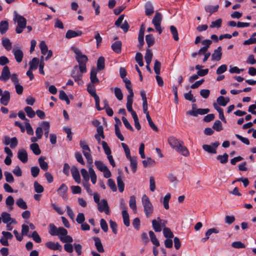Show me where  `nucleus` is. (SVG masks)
Returning <instances> with one entry per match:
<instances>
[{
  "instance_id": "nucleus-5",
  "label": "nucleus",
  "mask_w": 256,
  "mask_h": 256,
  "mask_svg": "<svg viewBox=\"0 0 256 256\" xmlns=\"http://www.w3.org/2000/svg\"><path fill=\"white\" fill-rule=\"evenodd\" d=\"M142 204L146 216L150 217L153 212V206L146 194L143 195L142 197Z\"/></svg>"
},
{
  "instance_id": "nucleus-59",
  "label": "nucleus",
  "mask_w": 256,
  "mask_h": 256,
  "mask_svg": "<svg viewBox=\"0 0 256 256\" xmlns=\"http://www.w3.org/2000/svg\"><path fill=\"white\" fill-rule=\"evenodd\" d=\"M100 144L102 145L105 154L107 156L111 154V150L110 147L108 146L107 143L105 141H102Z\"/></svg>"
},
{
  "instance_id": "nucleus-47",
  "label": "nucleus",
  "mask_w": 256,
  "mask_h": 256,
  "mask_svg": "<svg viewBox=\"0 0 256 256\" xmlns=\"http://www.w3.org/2000/svg\"><path fill=\"white\" fill-rule=\"evenodd\" d=\"M80 148L82 149L84 154V152H90L89 146L84 140H80Z\"/></svg>"
},
{
  "instance_id": "nucleus-39",
  "label": "nucleus",
  "mask_w": 256,
  "mask_h": 256,
  "mask_svg": "<svg viewBox=\"0 0 256 256\" xmlns=\"http://www.w3.org/2000/svg\"><path fill=\"white\" fill-rule=\"evenodd\" d=\"M30 148L34 154L36 156L40 155L41 153V150L39 146L36 143H33L30 145Z\"/></svg>"
},
{
  "instance_id": "nucleus-50",
  "label": "nucleus",
  "mask_w": 256,
  "mask_h": 256,
  "mask_svg": "<svg viewBox=\"0 0 256 256\" xmlns=\"http://www.w3.org/2000/svg\"><path fill=\"white\" fill-rule=\"evenodd\" d=\"M170 30L172 34L174 39L176 41H178L179 40V38L176 28L174 26H170Z\"/></svg>"
},
{
  "instance_id": "nucleus-35",
  "label": "nucleus",
  "mask_w": 256,
  "mask_h": 256,
  "mask_svg": "<svg viewBox=\"0 0 256 256\" xmlns=\"http://www.w3.org/2000/svg\"><path fill=\"white\" fill-rule=\"evenodd\" d=\"M105 60L103 56L100 57L97 61V70H102L105 67Z\"/></svg>"
},
{
  "instance_id": "nucleus-60",
  "label": "nucleus",
  "mask_w": 256,
  "mask_h": 256,
  "mask_svg": "<svg viewBox=\"0 0 256 256\" xmlns=\"http://www.w3.org/2000/svg\"><path fill=\"white\" fill-rule=\"evenodd\" d=\"M4 175L6 182L9 183H12L14 182V176L10 172H4Z\"/></svg>"
},
{
  "instance_id": "nucleus-19",
  "label": "nucleus",
  "mask_w": 256,
  "mask_h": 256,
  "mask_svg": "<svg viewBox=\"0 0 256 256\" xmlns=\"http://www.w3.org/2000/svg\"><path fill=\"white\" fill-rule=\"evenodd\" d=\"M12 53L14 54L16 61L18 63L22 62L24 56L22 51L19 48H14Z\"/></svg>"
},
{
  "instance_id": "nucleus-29",
  "label": "nucleus",
  "mask_w": 256,
  "mask_h": 256,
  "mask_svg": "<svg viewBox=\"0 0 256 256\" xmlns=\"http://www.w3.org/2000/svg\"><path fill=\"white\" fill-rule=\"evenodd\" d=\"M154 12V7L150 2H148L145 4V12L148 16L152 15Z\"/></svg>"
},
{
  "instance_id": "nucleus-54",
  "label": "nucleus",
  "mask_w": 256,
  "mask_h": 256,
  "mask_svg": "<svg viewBox=\"0 0 256 256\" xmlns=\"http://www.w3.org/2000/svg\"><path fill=\"white\" fill-rule=\"evenodd\" d=\"M39 46L42 54L44 55L46 54L47 52H48V48L46 42L44 41H41Z\"/></svg>"
},
{
  "instance_id": "nucleus-44",
  "label": "nucleus",
  "mask_w": 256,
  "mask_h": 256,
  "mask_svg": "<svg viewBox=\"0 0 256 256\" xmlns=\"http://www.w3.org/2000/svg\"><path fill=\"white\" fill-rule=\"evenodd\" d=\"M129 205H130V207L134 212H136V197L134 196H130V201H129Z\"/></svg>"
},
{
  "instance_id": "nucleus-16",
  "label": "nucleus",
  "mask_w": 256,
  "mask_h": 256,
  "mask_svg": "<svg viewBox=\"0 0 256 256\" xmlns=\"http://www.w3.org/2000/svg\"><path fill=\"white\" fill-rule=\"evenodd\" d=\"M18 158L22 162H26L28 160L26 151L23 148L19 150L18 152Z\"/></svg>"
},
{
  "instance_id": "nucleus-23",
  "label": "nucleus",
  "mask_w": 256,
  "mask_h": 256,
  "mask_svg": "<svg viewBox=\"0 0 256 256\" xmlns=\"http://www.w3.org/2000/svg\"><path fill=\"white\" fill-rule=\"evenodd\" d=\"M71 173L72 176L77 183L79 184L80 182V176L79 171L76 166H72L71 169Z\"/></svg>"
},
{
  "instance_id": "nucleus-42",
  "label": "nucleus",
  "mask_w": 256,
  "mask_h": 256,
  "mask_svg": "<svg viewBox=\"0 0 256 256\" xmlns=\"http://www.w3.org/2000/svg\"><path fill=\"white\" fill-rule=\"evenodd\" d=\"M146 41L148 48L153 46L155 42V40L152 34H150L146 35Z\"/></svg>"
},
{
  "instance_id": "nucleus-41",
  "label": "nucleus",
  "mask_w": 256,
  "mask_h": 256,
  "mask_svg": "<svg viewBox=\"0 0 256 256\" xmlns=\"http://www.w3.org/2000/svg\"><path fill=\"white\" fill-rule=\"evenodd\" d=\"M2 44L3 46L8 50L9 51L12 49V45L10 40L7 38H3L2 40Z\"/></svg>"
},
{
  "instance_id": "nucleus-13",
  "label": "nucleus",
  "mask_w": 256,
  "mask_h": 256,
  "mask_svg": "<svg viewBox=\"0 0 256 256\" xmlns=\"http://www.w3.org/2000/svg\"><path fill=\"white\" fill-rule=\"evenodd\" d=\"M208 108H198L196 110H188L187 111L186 114L187 115L192 116H197L198 114L203 115L209 112Z\"/></svg>"
},
{
  "instance_id": "nucleus-40",
  "label": "nucleus",
  "mask_w": 256,
  "mask_h": 256,
  "mask_svg": "<svg viewBox=\"0 0 256 256\" xmlns=\"http://www.w3.org/2000/svg\"><path fill=\"white\" fill-rule=\"evenodd\" d=\"M39 59L37 58H34L32 59V61L30 62V70H36L38 68L39 64Z\"/></svg>"
},
{
  "instance_id": "nucleus-9",
  "label": "nucleus",
  "mask_w": 256,
  "mask_h": 256,
  "mask_svg": "<svg viewBox=\"0 0 256 256\" xmlns=\"http://www.w3.org/2000/svg\"><path fill=\"white\" fill-rule=\"evenodd\" d=\"M219 144H220L218 142L212 143L210 145L204 144L202 148L208 153L215 154L216 153V150Z\"/></svg>"
},
{
  "instance_id": "nucleus-1",
  "label": "nucleus",
  "mask_w": 256,
  "mask_h": 256,
  "mask_svg": "<svg viewBox=\"0 0 256 256\" xmlns=\"http://www.w3.org/2000/svg\"><path fill=\"white\" fill-rule=\"evenodd\" d=\"M49 234L52 236H58L62 242L71 243L73 238L68 235V230L63 227L57 228L54 224H49Z\"/></svg>"
},
{
  "instance_id": "nucleus-12",
  "label": "nucleus",
  "mask_w": 256,
  "mask_h": 256,
  "mask_svg": "<svg viewBox=\"0 0 256 256\" xmlns=\"http://www.w3.org/2000/svg\"><path fill=\"white\" fill-rule=\"evenodd\" d=\"M1 218L2 222L4 224H16V221L13 218L10 217V214L6 212H2L1 214Z\"/></svg>"
},
{
  "instance_id": "nucleus-15",
  "label": "nucleus",
  "mask_w": 256,
  "mask_h": 256,
  "mask_svg": "<svg viewBox=\"0 0 256 256\" xmlns=\"http://www.w3.org/2000/svg\"><path fill=\"white\" fill-rule=\"evenodd\" d=\"M46 246L49 249L56 250L62 251V246L58 242H48L46 244Z\"/></svg>"
},
{
  "instance_id": "nucleus-26",
  "label": "nucleus",
  "mask_w": 256,
  "mask_h": 256,
  "mask_svg": "<svg viewBox=\"0 0 256 256\" xmlns=\"http://www.w3.org/2000/svg\"><path fill=\"white\" fill-rule=\"evenodd\" d=\"M176 150L185 156H188L190 154L188 148L184 146V142L180 144Z\"/></svg>"
},
{
  "instance_id": "nucleus-14",
  "label": "nucleus",
  "mask_w": 256,
  "mask_h": 256,
  "mask_svg": "<svg viewBox=\"0 0 256 256\" xmlns=\"http://www.w3.org/2000/svg\"><path fill=\"white\" fill-rule=\"evenodd\" d=\"M83 34L81 30H68L66 34V38L68 39H70L73 38L80 36Z\"/></svg>"
},
{
  "instance_id": "nucleus-57",
  "label": "nucleus",
  "mask_w": 256,
  "mask_h": 256,
  "mask_svg": "<svg viewBox=\"0 0 256 256\" xmlns=\"http://www.w3.org/2000/svg\"><path fill=\"white\" fill-rule=\"evenodd\" d=\"M146 118L147 119V120L148 122L149 126L154 131L158 132V128L157 126L154 124L153 122L150 114H147L146 116Z\"/></svg>"
},
{
  "instance_id": "nucleus-11",
  "label": "nucleus",
  "mask_w": 256,
  "mask_h": 256,
  "mask_svg": "<svg viewBox=\"0 0 256 256\" xmlns=\"http://www.w3.org/2000/svg\"><path fill=\"white\" fill-rule=\"evenodd\" d=\"M10 72L9 68L5 66L2 71L1 75L0 76V80L6 82L10 77Z\"/></svg>"
},
{
  "instance_id": "nucleus-55",
  "label": "nucleus",
  "mask_w": 256,
  "mask_h": 256,
  "mask_svg": "<svg viewBox=\"0 0 256 256\" xmlns=\"http://www.w3.org/2000/svg\"><path fill=\"white\" fill-rule=\"evenodd\" d=\"M34 186L35 192L37 193H42L44 190L43 186L36 181L34 182Z\"/></svg>"
},
{
  "instance_id": "nucleus-31",
  "label": "nucleus",
  "mask_w": 256,
  "mask_h": 256,
  "mask_svg": "<svg viewBox=\"0 0 256 256\" xmlns=\"http://www.w3.org/2000/svg\"><path fill=\"white\" fill-rule=\"evenodd\" d=\"M41 126H42V128H43V130L44 132V134L45 137L48 138L50 129V123L48 122L44 121L42 122Z\"/></svg>"
},
{
  "instance_id": "nucleus-21",
  "label": "nucleus",
  "mask_w": 256,
  "mask_h": 256,
  "mask_svg": "<svg viewBox=\"0 0 256 256\" xmlns=\"http://www.w3.org/2000/svg\"><path fill=\"white\" fill-rule=\"evenodd\" d=\"M134 96H127L126 108L131 113L132 117L137 116L136 112L132 110V104Z\"/></svg>"
},
{
  "instance_id": "nucleus-17",
  "label": "nucleus",
  "mask_w": 256,
  "mask_h": 256,
  "mask_svg": "<svg viewBox=\"0 0 256 256\" xmlns=\"http://www.w3.org/2000/svg\"><path fill=\"white\" fill-rule=\"evenodd\" d=\"M0 96V103L4 106H7L10 100V92L8 90H5Z\"/></svg>"
},
{
  "instance_id": "nucleus-10",
  "label": "nucleus",
  "mask_w": 256,
  "mask_h": 256,
  "mask_svg": "<svg viewBox=\"0 0 256 256\" xmlns=\"http://www.w3.org/2000/svg\"><path fill=\"white\" fill-rule=\"evenodd\" d=\"M98 211L100 212H104L106 214H110L109 206L108 202L104 199L102 200L98 204Z\"/></svg>"
},
{
  "instance_id": "nucleus-63",
  "label": "nucleus",
  "mask_w": 256,
  "mask_h": 256,
  "mask_svg": "<svg viewBox=\"0 0 256 256\" xmlns=\"http://www.w3.org/2000/svg\"><path fill=\"white\" fill-rule=\"evenodd\" d=\"M170 198V193H168L164 198V201H163L164 206V208L166 210H168L169 208L168 202H169Z\"/></svg>"
},
{
  "instance_id": "nucleus-56",
  "label": "nucleus",
  "mask_w": 256,
  "mask_h": 256,
  "mask_svg": "<svg viewBox=\"0 0 256 256\" xmlns=\"http://www.w3.org/2000/svg\"><path fill=\"white\" fill-rule=\"evenodd\" d=\"M228 156L226 153H224L223 155H218L216 159L222 164H226L228 162Z\"/></svg>"
},
{
  "instance_id": "nucleus-61",
  "label": "nucleus",
  "mask_w": 256,
  "mask_h": 256,
  "mask_svg": "<svg viewBox=\"0 0 256 256\" xmlns=\"http://www.w3.org/2000/svg\"><path fill=\"white\" fill-rule=\"evenodd\" d=\"M212 128L217 132H220L222 130V126L221 122L219 120H216L212 126Z\"/></svg>"
},
{
  "instance_id": "nucleus-22",
  "label": "nucleus",
  "mask_w": 256,
  "mask_h": 256,
  "mask_svg": "<svg viewBox=\"0 0 256 256\" xmlns=\"http://www.w3.org/2000/svg\"><path fill=\"white\" fill-rule=\"evenodd\" d=\"M68 188L64 184H62L60 185V187L58 190V192L59 194L64 198H67L66 192Z\"/></svg>"
},
{
  "instance_id": "nucleus-7",
  "label": "nucleus",
  "mask_w": 256,
  "mask_h": 256,
  "mask_svg": "<svg viewBox=\"0 0 256 256\" xmlns=\"http://www.w3.org/2000/svg\"><path fill=\"white\" fill-rule=\"evenodd\" d=\"M94 164L96 168L101 172L104 174V176L106 178H109L112 176V174L110 170L108 169L106 166L100 160H96Z\"/></svg>"
},
{
  "instance_id": "nucleus-2",
  "label": "nucleus",
  "mask_w": 256,
  "mask_h": 256,
  "mask_svg": "<svg viewBox=\"0 0 256 256\" xmlns=\"http://www.w3.org/2000/svg\"><path fill=\"white\" fill-rule=\"evenodd\" d=\"M49 234L52 236H58L62 242L71 243L73 238L68 235V230L63 227L57 228L54 224H49Z\"/></svg>"
},
{
  "instance_id": "nucleus-25",
  "label": "nucleus",
  "mask_w": 256,
  "mask_h": 256,
  "mask_svg": "<svg viewBox=\"0 0 256 256\" xmlns=\"http://www.w3.org/2000/svg\"><path fill=\"white\" fill-rule=\"evenodd\" d=\"M162 20V16L160 12H156L152 19V22L154 26L160 25Z\"/></svg>"
},
{
  "instance_id": "nucleus-24",
  "label": "nucleus",
  "mask_w": 256,
  "mask_h": 256,
  "mask_svg": "<svg viewBox=\"0 0 256 256\" xmlns=\"http://www.w3.org/2000/svg\"><path fill=\"white\" fill-rule=\"evenodd\" d=\"M93 240L94 241V245L96 250L99 252H104V250L100 238L98 237H94L93 238Z\"/></svg>"
},
{
  "instance_id": "nucleus-34",
  "label": "nucleus",
  "mask_w": 256,
  "mask_h": 256,
  "mask_svg": "<svg viewBox=\"0 0 256 256\" xmlns=\"http://www.w3.org/2000/svg\"><path fill=\"white\" fill-rule=\"evenodd\" d=\"M122 216L124 220V224L126 226H129L130 225L129 215L128 212L126 210H124L122 211Z\"/></svg>"
},
{
  "instance_id": "nucleus-43",
  "label": "nucleus",
  "mask_w": 256,
  "mask_h": 256,
  "mask_svg": "<svg viewBox=\"0 0 256 256\" xmlns=\"http://www.w3.org/2000/svg\"><path fill=\"white\" fill-rule=\"evenodd\" d=\"M219 8L218 5H216L215 6H206L204 8L205 10L209 12L210 14V15L212 14V13L217 12L218 10V8Z\"/></svg>"
},
{
  "instance_id": "nucleus-20",
  "label": "nucleus",
  "mask_w": 256,
  "mask_h": 256,
  "mask_svg": "<svg viewBox=\"0 0 256 256\" xmlns=\"http://www.w3.org/2000/svg\"><path fill=\"white\" fill-rule=\"evenodd\" d=\"M168 142L171 147L175 149L183 143L182 141L180 140L174 136L170 137L168 139Z\"/></svg>"
},
{
  "instance_id": "nucleus-3",
  "label": "nucleus",
  "mask_w": 256,
  "mask_h": 256,
  "mask_svg": "<svg viewBox=\"0 0 256 256\" xmlns=\"http://www.w3.org/2000/svg\"><path fill=\"white\" fill-rule=\"evenodd\" d=\"M72 50L76 54V59L78 63V68L82 72H86V64L88 58L86 55L82 54L81 51L78 48L72 47Z\"/></svg>"
},
{
  "instance_id": "nucleus-32",
  "label": "nucleus",
  "mask_w": 256,
  "mask_h": 256,
  "mask_svg": "<svg viewBox=\"0 0 256 256\" xmlns=\"http://www.w3.org/2000/svg\"><path fill=\"white\" fill-rule=\"evenodd\" d=\"M116 180L119 192H123L124 188V184L123 182L121 174L117 177Z\"/></svg>"
},
{
  "instance_id": "nucleus-18",
  "label": "nucleus",
  "mask_w": 256,
  "mask_h": 256,
  "mask_svg": "<svg viewBox=\"0 0 256 256\" xmlns=\"http://www.w3.org/2000/svg\"><path fill=\"white\" fill-rule=\"evenodd\" d=\"M222 48L220 46H218L217 49L214 50V52L212 54V60L219 61L222 56Z\"/></svg>"
},
{
  "instance_id": "nucleus-33",
  "label": "nucleus",
  "mask_w": 256,
  "mask_h": 256,
  "mask_svg": "<svg viewBox=\"0 0 256 256\" xmlns=\"http://www.w3.org/2000/svg\"><path fill=\"white\" fill-rule=\"evenodd\" d=\"M217 102L218 104L224 106L230 102L228 98H224L223 96H220L217 98Z\"/></svg>"
},
{
  "instance_id": "nucleus-51",
  "label": "nucleus",
  "mask_w": 256,
  "mask_h": 256,
  "mask_svg": "<svg viewBox=\"0 0 256 256\" xmlns=\"http://www.w3.org/2000/svg\"><path fill=\"white\" fill-rule=\"evenodd\" d=\"M130 162V166L132 170L134 173L137 170V160L136 157H132L131 159L128 160Z\"/></svg>"
},
{
  "instance_id": "nucleus-8",
  "label": "nucleus",
  "mask_w": 256,
  "mask_h": 256,
  "mask_svg": "<svg viewBox=\"0 0 256 256\" xmlns=\"http://www.w3.org/2000/svg\"><path fill=\"white\" fill-rule=\"evenodd\" d=\"M87 90L90 96L94 98L96 102V108L98 110H101L102 108L100 106V98L96 94V90L94 87L90 84H88L87 87Z\"/></svg>"
},
{
  "instance_id": "nucleus-6",
  "label": "nucleus",
  "mask_w": 256,
  "mask_h": 256,
  "mask_svg": "<svg viewBox=\"0 0 256 256\" xmlns=\"http://www.w3.org/2000/svg\"><path fill=\"white\" fill-rule=\"evenodd\" d=\"M84 73L80 70L78 66H75L72 71L71 76L74 79L75 82H77L78 85L82 86L84 84L82 78Z\"/></svg>"
},
{
  "instance_id": "nucleus-36",
  "label": "nucleus",
  "mask_w": 256,
  "mask_h": 256,
  "mask_svg": "<svg viewBox=\"0 0 256 256\" xmlns=\"http://www.w3.org/2000/svg\"><path fill=\"white\" fill-rule=\"evenodd\" d=\"M44 160L45 158L41 156L38 158V163L41 168L44 171H46L48 169V164L44 161Z\"/></svg>"
},
{
  "instance_id": "nucleus-48",
  "label": "nucleus",
  "mask_w": 256,
  "mask_h": 256,
  "mask_svg": "<svg viewBox=\"0 0 256 256\" xmlns=\"http://www.w3.org/2000/svg\"><path fill=\"white\" fill-rule=\"evenodd\" d=\"M14 203V200L12 196H9L7 197L6 200V204L7 206L10 207V209L12 210L13 209L12 206Z\"/></svg>"
},
{
  "instance_id": "nucleus-4",
  "label": "nucleus",
  "mask_w": 256,
  "mask_h": 256,
  "mask_svg": "<svg viewBox=\"0 0 256 256\" xmlns=\"http://www.w3.org/2000/svg\"><path fill=\"white\" fill-rule=\"evenodd\" d=\"M13 20L18 24L16 28V32L17 34L22 33L24 29L26 28V20L23 16L18 14L16 11H14Z\"/></svg>"
},
{
  "instance_id": "nucleus-58",
  "label": "nucleus",
  "mask_w": 256,
  "mask_h": 256,
  "mask_svg": "<svg viewBox=\"0 0 256 256\" xmlns=\"http://www.w3.org/2000/svg\"><path fill=\"white\" fill-rule=\"evenodd\" d=\"M24 110L28 117L30 118L34 117L36 112L33 110L31 107L28 106H26L24 108Z\"/></svg>"
},
{
  "instance_id": "nucleus-46",
  "label": "nucleus",
  "mask_w": 256,
  "mask_h": 256,
  "mask_svg": "<svg viewBox=\"0 0 256 256\" xmlns=\"http://www.w3.org/2000/svg\"><path fill=\"white\" fill-rule=\"evenodd\" d=\"M163 233L164 236L166 238H172L174 237V235L170 228H163Z\"/></svg>"
},
{
  "instance_id": "nucleus-53",
  "label": "nucleus",
  "mask_w": 256,
  "mask_h": 256,
  "mask_svg": "<svg viewBox=\"0 0 256 256\" xmlns=\"http://www.w3.org/2000/svg\"><path fill=\"white\" fill-rule=\"evenodd\" d=\"M16 205L20 208L23 210H26L28 208L26 202L22 198H18L16 202Z\"/></svg>"
},
{
  "instance_id": "nucleus-27",
  "label": "nucleus",
  "mask_w": 256,
  "mask_h": 256,
  "mask_svg": "<svg viewBox=\"0 0 256 256\" xmlns=\"http://www.w3.org/2000/svg\"><path fill=\"white\" fill-rule=\"evenodd\" d=\"M122 42L120 41H116L112 45V50L116 54H120L122 50Z\"/></svg>"
},
{
  "instance_id": "nucleus-62",
  "label": "nucleus",
  "mask_w": 256,
  "mask_h": 256,
  "mask_svg": "<svg viewBox=\"0 0 256 256\" xmlns=\"http://www.w3.org/2000/svg\"><path fill=\"white\" fill-rule=\"evenodd\" d=\"M222 24V20L221 18H218L215 21H213L212 22L211 24L210 25V28H220Z\"/></svg>"
},
{
  "instance_id": "nucleus-30",
  "label": "nucleus",
  "mask_w": 256,
  "mask_h": 256,
  "mask_svg": "<svg viewBox=\"0 0 256 256\" xmlns=\"http://www.w3.org/2000/svg\"><path fill=\"white\" fill-rule=\"evenodd\" d=\"M97 72L94 68H92L90 74V80L92 84H97L99 82V80L96 77Z\"/></svg>"
},
{
  "instance_id": "nucleus-52",
  "label": "nucleus",
  "mask_w": 256,
  "mask_h": 256,
  "mask_svg": "<svg viewBox=\"0 0 256 256\" xmlns=\"http://www.w3.org/2000/svg\"><path fill=\"white\" fill-rule=\"evenodd\" d=\"M114 93L116 98L121 100L123 98V94L120 88L116 87L114 88Z\"/></svg>"
},
{
  "instance_id": "nucleus-37",
  "label": "nucleus",
  "mask_w": 256,
  "mask_h": 256,
  "mask_svg": "<svg viewBox=\"0 0 256 256\" xmlns=\"http://www.w3.org/2000/svg\"><path fill=\"white\" fill-rule=\"evenodd\" d=\"M142 163L144 168L148 166H154L156 164V162L155 160L151 158H147L146 160H143Z\"/></svg>"
},
{
  "instance_id": "nucleus-49",
  "label": "nucleus",
  "mask_w": 256,
  "mask_h": 256,
  "mask_svg": "<svg viewBox=\"0 0 256 256\" xmlns=\"http://www.w3.org/2000/svg\"><path fill=\"white\" fill-rule=\"evenodd\" d=\"M152 226L154 230L156 232H160L162 230L160 222H157L156 220H152Z\"/></svg>"
},
{
  "instance_id": "nucleus-28",
  "label": "nucleus",
  "mask_w": 256,
  "mask_h": 256,
  "mask_svg": "<svg viewBox=\"0 0 256 256\" xmlns=\"http://www.w3.org/2000/svg\"><path fill=\"white\" fill-rule=\"evenodd\" d=\"M8 22L6 20H2L0 22V32L4 34L8 29Z\"/></svg>"
},
{
  "instance_id": "nucleus-45",
  "label": "nucleus",
  "mask_w": 256,
  "mask_h": 256,
  "mask_svg": "<svg viewBox=\"0 0 256 256\" xmlns=\"http://www.w3.org/2000/svg\"><path fill=\"white\" fill-rule=\"evenodd\" d=\"M152 52L148 48L147 49L144 56V59L146 64H150V62L152 61Z\"/></svg>"
},
{
  "instance_id": "nucleus-64",
  "label": "nucleus",
  "mask_w": 256,
  "mask_h": 256,
  "mask_svg": "<svg viewBox=\"0 0 256 256\" xmlns=\"http://www.w3.org/2000/svg\"><path fill=\"white\" fill-rule=\"evenodd\" d=\"M31 237L32 238V240L37 243L39 244L42 242L41 238L36 231H34L32 232L31 235Z\"/></svg>"
},
{
  "instance_id": "nucleus-38",
  "label": "nucleus",
  "mask_w": 256,
  "mask_h": 256,
  "mask_svg": "<svg viewBox=\"0 0 256 256\" xmlns=\"http://www.w3.org/2000/svg\"><path fill=\"white\" fill-rule=\"evenodd\" d=\"M148 233L152 242L156 246H160L159 241L157 239L154 233L152 230H150Z\"/></svg>"
}]
</instances>
